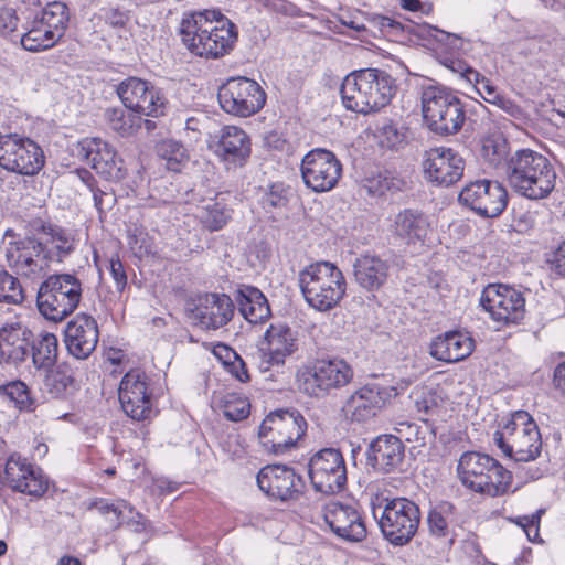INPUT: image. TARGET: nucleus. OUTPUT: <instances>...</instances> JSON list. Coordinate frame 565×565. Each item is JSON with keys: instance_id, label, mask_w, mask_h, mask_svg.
Here are the masks:
<instances>
[{"instance_id": "nucleus-1", "label": "nucleus", "mask_w": 565, "mask_h": 565, "mask_svg": "<svg viewBox=\"0 0 565 565\" xmlns=\"http://www.w3.org/2000/svg\"><path fill=\"white\" fill-rule=\"evenodd\" d=\"M177 33L190 54L205 60L230 54L238 40L235 23L217 10L184 12Z\"/></svg>"}, {"instance_id": "nucleus-2", "label": "nucleus", "mask_w": 565, "mask_h": 565, "mask_svg": "<svg viewBox=\"0 0 565 565\" xmlns=\"http://www.w3.org/2000/svg\"><path fill=\"white\" fill-rule=\"evenodd\" d=\"M395 92L394 78L380 68L351 72L343 78L340 89L343 106L348 110L364 115L388 105Z\"/></svg>"}, {"instance_id": "nucleus-3", "label": "nucleus", "mask_w": 565, "mask_h": 565, "mask_svg": "<svg viewBox=\"0 0 565 565\" xmlns=\"http://www.w3.org/2000/svg\"><path fill=\"white\" fill-rule=\"evenodd\" d=\"M507 175L512 189L530 200L547 198L556 183V172L550 160L531 149H521L511 156Z\"/></svg>"}, {"instance_id": "nucleus-4", "label": "nucleus", "mask_w": 565, "mask_h": 565, "mask_svg": "<svg viewBox=\"0 0 565 565\" xmlns=\"http://www.w3.org/2000/svg\"><path fill=\"white\" fill-rule=\"evenodd\" d=\"M299 287L306 302L324 312L342 300L347 290L345 278L340 268L330 262H317L299 273Z\"/></svg>"}, {"instance_id": "nucleus-5", "label": "nucleus", "mask_w": 565, "mask_h": 565, "mask_svg": "<svg viewBox=\"0 0 565 565\" xmlns=\"http://www.w3.org/2000/svg\"><path fill=\"white\" fill-rule=\"evenodd\" d=\"M458 476L465 487L492 498L507 493L512 483L511 472L498 460L476 451L460 457Z\"/></svg>"}, {"instance_id": "nucleus-6", "label": "nucleus", "mask_w": 565, "mask_h": 565, "mask_svg": "<svg viewBox=\"0 0 565 565\" xmlns=\"http://www.w3.org/2000/svg\"><path fill=\"white\" fill-rule=\"evenodd\" d=\"M420 102L423 119L433 132L448 136L456 134L462 127L463 106L447 87L436 83L423 85Z\"/></svg>"}, {"instance_id": "nucleus-7", "label": "nucleus", "mask_w": 565, "mask_h": 565, "mask_svg": "<svg viewBox=\"0 0 565 565\" xmlns=\"http://www.w3.org/2000/svg\"><path fill=\"white\" fill-rule=\"evenodd\" d=\"M493 441L504 456L520 462L535 460L542 449L539 427L525 411L514 412L493 434Z\"/></svg>"}, {"instance_id": "nucleus-8", "label": "nucleus", "mask_w": 565, "mask_h": 565, "mask_svg": "<svg viewBox=\"0 0 565 565\" xmlns=\"http://www.w3.org/2000/svg\"><path fill=\"white\" fill-rule=\"evenodd\" d=\"M1 249L10 269L30 280L44 277L50 266V252L32 236H22L8 228L1 241Z\"/></svg>"}, {"instance_id": "nucleus-9", "label": "nucleus", "mask_w": 565, "mask_h": 565, "mask_svg": "<svg viewBox=\"0 0 565 565\" xmlns=\"http://www.w3.org/2000/svg\"><path fill=\"white\" fill-rule=\"evenodd\" d=\"M82 294L83 284L75 275H51L39 287L36 306L45 319L58 322L77 309Z\"/></svg>"}, {"instance_id": "nucleus-10", "label": "nucleus", "mask_w": 565, "mask_h": 565, "mask_svg": "<svg viewBox=\"0 0 565 565\" xmlns=\"http://www.w3.org/2000/svg\"><path fill=\"white\" fill-rule=\"evenodd\" d=\"M306 429L307 422L300 412L279 409L264 418L259 426L258 439L266 451L279 456L294 449Z\"/></svg>"}, {"instance_id": "nucleus-11", "label": "nucleus", "mask_w": 565, "mask_h": 565, "mask_svg": "<svg viewBox=\"0 0 565 565\" xmlns=\"http://www.w3.org/2000/svg\"><path fill=\"white\" fill-rule=\"evenodd\" d=\"M353 377L351 366L342 359H318L302 365L297 372V381L302 392L322 397L331 390L340 388Z\"/></svg>"}, {"instance_id": "nucleus-12", "label": "nucleus", "mask_w": 565, "mask_h": 565, "mask_svg": "<svg viewBox=\"0 0 565 565\" xmlns=\"http://www.w3.org/2000/svg\"><path fill=\"white\" fill-rule=\"evenodd\" d=\"M379 526L383 536L393 545L403 546L415 535L420 512L418 505L406 498L385 499L380 507Z\"/></svg>"}, {"instance_id": "nucleus-13", "label": "nucleus", "mask_w": 565, "mask_h": 565, "mask_svg": "<svg viewBox=\"0 0 565 565\" xmlns=\"http://www.w3.org/2000/svg\"><path fill=\"white\" fill-rule=\"evenodd\" d=\"M218 102L227 114L246 118L264 107L266 93L254 79L231 77L220 87Z\"/></svg>"}, {"instance_id": "nucleus-14", "label": "nucleus", "mask_w": 565, "mask_h": 565, "mask_svg": "<svg viewBox=\"0 0 565 565\" xmlns=\"http://www.w3.org/2000/svg\"><path fill=\"white\" fill-rule=\"evenodd\" d=\"M44 166L41 147L17 134L0 136V167L23 175H34Z\"/></svg>"}, {"instance_id": "nucleus-15", "label": "nucleus", "mask_w": 565, "mask_h": 565, "mask_svg": "<svg viewBox=\"0 0 565 565\" xmlns=\"http://www.w3.org/2000/svg\"><path fill=\"white\" fill-rule=\"evenodd\" d=\"M480 305L490 318L503 326L519 323L525 315L523 294L503 284H489L481 292Z\"/></svg>"}, {"instance_id": "nucleus-16", "label": "nucleus", "mask_w": 565, "mask_h": 565, "mask_svg": "<svg viewBox=\"0 0 565 565\" xmlns=\"http://www.w3.org/2000/svg\"><path fill=\"white\" fill-rule=\"evenodd\" d=\"M508 192L498 181L481 179L467 183L458 195L461 205L481 217H497L508 205Z\"/></svg>"}, {"instance_id": "nucleus-17", "label": "nucleus", "mask_w": 565, "mask_h": 565, "mask_svg": "<svg viewBox=\"0 0 565 565\" xmlns=\"http://www.w3.org/2000/svg\"><path fill=\"white\" fill-rule=\"evenodd\" d=\"M300 172L308 189L316 193H323L338 184L342 174V164L333 152L316 148L302 158Z\"/></svg>"}, {"instance_id": "nucleus-18", "label": "nucleus", "mask_w": 565, "mask_h": 565, "mask_svg": "<svg viewBox=\"0 0 565 565\" xmlns=\"http://www.w3.org/2000/svg\"><path fill=\"white\" fill-rule=\"evenodd\" d=\"M309 478L316 491L333 494L347 482V468L342 454L334 448H324L309 461Z\"/></svg>"}, {"instance_id": "nucleus-19", "label": "nucleus", "mask_w": 565, "mask_h": 565, "mask_svg": "<svg viewBox=\"0 0 565 565\" xmlns=\"http://www.w3.org/2000/svg\"><path fill=\"white\" fill-rule=\"evenodd\" d=\"M77 157L85 160L102 178L119 182L127 175L124 159L100 138H84L77 143Z\"/></svg>"}, {"instance_id": "nucleus-20", "label": "nucleus", "mask_w": 565, "mask_h": 565, "mask_svg": "<svg viewBox=\"0 0 565 565\" xmlns=\"http://www.w3.org/2000/svg\"><path fill=\"white\" fill-rule=\"evenodd\" d=\"M256 480L267 497L281 502L299 500L306 489L303 478L294 468L284 465L262 468Z\"/></svg>"}, {"instance_id": "nucleus-21", "label": "nucleus", "mask_w": 565, "mask_h": 565, "mask_svg": "<svg viewBox=\"0 0 565 565\" xmlns=\"http://www.w3.org/2000/svg\"><path fill=\"white\" fill-rule=\"evenodd\" d=\"M117 94L126 108L135 113L152 117L164 114L166 97L150 82L128 77L118 85Z\"/></svg>"}, {"instance_id": "nucleus-22", "label": "nucleus", "mask_w": 565, "mask_h": 565, "mask_svg": "<svg viewBox=\"0 0 565 565\" xmlns=\"http://www.w3.org/2000/svg\"><path fill=\"white\" fill-rule=\"evenodd\" d=\"M465 166L463 158L454 149L436 147L425 152L423 172L428 182L447 188L462 178Z\"/></svg>"}, {"instance_id": "nucleus-23", "label": "nucleus", "mask_w": 565, "mask_h": 565, "mask_svg": "<svg viewBox=\"0 0 565 565\" xmlns=\"http://www.w3.org/2000/svg\"><path fill=\"white\" fill-rule=\"evenodd\" d=\"M298 350L297 333L287 323H271L265 332L260 347L262 371L281 366L286 359Z\"/></svg>"}, {"instance_id": "nucleus-24", "label": "nucleus", "mask_w": 565, "mask_h": 565, "mask_svg": "<svg viewBox=\"0 0 565 565\" xmlns=\"http://www.w3.org/2000/svg\"><path fill=\"white\" fill-rule=\"evenodd\" d=\"M4 478L13 491L31 497L40 498L49 488L43 471L19 455H12L7 460Z\"/></svg>"}, {"instance_id": "nucleus-25", "label": "nucleus", "mask_w": 565, "mask_h": 565, "mask_svg": "<svg viewBox=\"0 0 565 565\" xmlns=\"http://www.w3.org/2000/svg\"><path fill=\"white\" fill-rule=\"evenodd\" d=\"M147 375L140 370L125 374L119 385V401L124 412L135 420L146 419L151 413Z\"/></svg>"}, {"instance_id": "nucleus-26", "label": "nucleus", "mask_w": 565, "mask_h": 565, "mask_svg": "<svg viewBox=\"0 0 565 565\" xmlns=\"http://www.w3.org/2000/svg\"><path fill=\"white\" fill-rule=\"evenodd\" d=\"M323 519L330 530L340 539L361 542L366 537V526L359 510L338 501H331L323 508Z\"/></svg>"}, {"instance_id": "nucleus-27", "label": "nucleus", "mask_w": 565, "mask_h": 565, "mask_svg": "<svg viewBox=\"0 0 565 565\" xmlns=\"http://www.w3.org/2000/svg\"><path fill=\"white\" fill-rule=\"evenodd\" d=\"M98 335L96 320L87 315H77L65 328L64 342L71 355L85 360L96 349Z\"/></svg>"}, {"instance_id": "nucleus-28", "label": "nucleus", "mask_w": 565, "mask_h": 565, "mask_svg": "<svg viewBox=\"0 0 565 565\" xmlns=\"http://www.w3.org/2000/svg\"><path fill=\"white\" fill-rule=\"evenodd\" d=\"M388 394L379 385H365L351 394L342 406L347 419L365 423L383 408Z\"/></svg>"}, {"instance_id": "nucleus-29", "label": "nucleus", "mask_w": 565, "mask_h": 565, "mask_svg": "<svg viewBox=\"0 0 565 565\" xmlns=\"http://www.w3.org/2000/svg\"><path fill=\"white\" fill-rule=\"evenodd\" d=\"M32 340V331L18 320L0 327V363L18 364L25 360Z\"/></svg>"}, {"instance_id": "nucleus-30", "label": "nucleus", "mask_w": 565, "mask_h": 565, "mask_svg": "<svg viewBox=\"0 0 565 565\" xmlns=\"http://www.w3.org/2000/svg\"><path fill=\"white\" fill-rule=\"evenodd\" d=\"M235 306L225 294H209L193 310V319L205 330H216L227 324L234 316Z\"/></svg>"}, {"instance_id": "nucleus-31", "label": "nucleus", "mask_w": 565, "mask_h": 565, "mask_svg": "<svg viewBox=\"0 0 565 565\" xmlns=\"http://www.w3.org/2000/svg\"><path fill=\"white\" fill-rule=\"evenodd\" d=\"M215 153L226 163L243 166L250 156V139L237 126H224L216 135Z\"/></svg>"}, {"instance_id": "nucleus-32", "label": "nucleus", "mask_w": 565, "mask_h": 565, "mask_svg": "<svg viewBox=\"0 0 565 565\" xmlns=\"http://www.w3.org/2000/svg\"><path fill=\"white\" fill-rule=\"evenodd\" d=\"M473 348L475 342L471 337L460 331H451L435 338L429 352L439 361L455 363L468 358Z\"/></svg>"}, {"instance_id": "nucleus-33", "label": "nucleus", "mask_w": 565, "mask_h": 565, "mask_svg": "<svg viewBox=\"0 0 565 565\" xmlns=\"http://www.w3.org/2000/svg\"><path fill=\"white\" fill-rule=\"evenodd\" d=\"M391 231L407 245L423 244L429 231V222L420 211L405 209L394 216Z\"/></svg>"}, {"instance_id": "nucleus-34", "label": "nucleus", "mask_w": 565, "mask_h": 565, "mask_svg": "<svg viewBox=\"0 0 565 565\" xmlns=\"http://www.w3.org/2000/svg\"><path fill=\"white\" fill-rule=\"evenodd\" d=\"M404 458L403 443L394 435H381L370 446L369 461L381 472L397 468Z\"/></svg>"}, {"instance_id": "nucleus-35", "label": "nucleus", "mask_w": 565, "mask_h": 565, "mask_svg": "<svg viewBox=\"0 0 565 565\" xmlns=\"http://www.w3.org/2000/svg\"><path fill=\"white\" fill-rule=\"evenodd\" d=\"M388 268V264L377 255L364 254L353 263L354 279L369 291L377 290L385 284Z\"/></svg>"}, {"instance_id": "nucleus-36", "label": "nucleus", "mask_w": 565, "mask_h": 565, "mask_svg": "<svg viewBox=\"0 0 565 565\" xmlns=\"http://www.w3.org/2000/svg\"><path fill=\"white\" fill-rule=\"evenodd\" d=\"M236 302L241 315L249 323H262L271 315L267 298L256 287L242 286L237 290Z\"/></svg>"}, {"instance_id": "nucleus-37", "label": "nucleus", "mask_w": 565, "mask_h": 565, "mask_svg": "<svg viewBox=\"0 0 565 565\" xmlns=\"http://www.w3.org/2000/svg\"><path fill=\"white\" fill-rule=\"evenodd\" d=\"M43 236L41 242L50 252V262L54 258L61 262L75 249L74 236L60 226H43Z\"/></svg>"}, {"instance_id": "nucleus-38", "label": "nucleus", "mask_w": 565, "mask_h": 565, "mask_svg": "<svg viewBox=\"0 0 565 565\" xmlns=\"http://www.w3.org/2000/svg\"><path fill=\"white\" fill-rule=\"evenodd\" d=\"M20 41L26 51L39 52L53 47L60 41V38L35 17L30 29L21 36Z\"/></svg>"}, {"instance_id": "nucleus-39", "label": "nucleus", "mask_w": 565, "mask_h": 565, "mask_svg": "<svg viewBox=\"0 0 565 565\" xmlns=\"http://www.w3.org/2000/svg\"><path fill=\"white\" fill-rule=\"evenodd\" d=\"M454 511V504L448 501H441L429 510L427 524L430 535L437 539H446L450 535Z\"/></svg>"}, {"instance_id": "nucleus-40", "label": "nucleus", "mask_w": 565, "mask_h": 565, "mask_svg": "<svg viewBox=\"0 0 565 565\" xmlns=\"http://www.w3.org/2000/svg\"><path fill=\"white\" fill-rule=\"evenodd\" d=\"M58 341L55 334L43 332L32 343V360L38 369L51 367L57 359Z\"/></svg>"}, {"instance_id": "nucleus-41", "label": "nucleus", "mask_w": 565, "mask_h": 565, "mask_svg": "<svg viewBox=\"0 0 565 565\" xmlns=\"http://www.w3.org/2000/svg\"><path fill=\"white\" fill-rule=\"evenodd\" d=\"M470 86L483 100L508 114L515 115L519 111V107L511 99L501 95L490 79L483 75L479 74L478 82H473Z\"/></svg>"}, {"instance_id": "nucleus-42", "label": "nucleus", "mask_w": 565, "mask_h": 565, "mask_svg": "<svg viewBox=\"0 0 565 565\" xmlns=\"http://www.w3.org/2000/svg\"><path fill=\"white\" fill-rule=\"evenodd\" d=\"M45 387L52 396L63 398L72 395L77 390V384L66 366H58L46 375Z\"/></svg>"}, {"instance_id": "nucleus-43", "label": "nucleus", "mask_w": 565, "mask_h": 565, "mask_svg": "<svg viewBox=\"0 0 565 565\" xmlns=\"http://www.w3.org/2000/svg\"><path fill=\"white\" fill-rule=\"evenodd\" d=\"M158 156L166 162V168L179 172L189 161V153L185 147L177 140H162L157 146Z\"/></svg>"}, {"instance_id": "nucleus-44", "label": "nucleus", "mask_w": 565, "mask_h": 565, "mask_svg": "<svg viewBox=\"0 0 565 565\" xmlns=\"http://www.w3.org/2000/svg\"><path fill=\"white\" fill-rule=\"evenodd\" d=\"M36 18L61 39L67 28L70 15L65 3L54 1L47 3Z\"/></svg>"}, {"instance_id": "nucleus-45", "label": "nucleus", "mask_w": 565, "mask_h": 565, "mask_svg": "<svg viewBox=\"0 0 565 565\" xmlns=\"http://www.w3.org/2000/svg\"><path fill=\"white\" fill-rule=\"evenodd\" d=\"M93 259L99 270H102L103 266H105L108 269L111 278L115 281V287H116V291L119 294V296H118V299H119L127 286V274H126V270H125V267H124V264L121 263V260L116 255V256H111L110 258H108L104 262L97 250H94Z\"/></svg>"}, {"instance_id": "nucleus-46", "label": "nucleus", "mask_w": 565, "mask_h": 565, "mask_svg": "<svg viewBox=\"0 0 565 565\" xmlns=\"http://www.w3.org/2000/svg\"><path fill=\"white\" fill-rule=\"evenodd\" d=\"M106 118L109 127L121 136L131 135L139 121L138 117L122 108L107 109Z\"/></svg>"}, {"instance_id": "nucleus-47", "label": "nucleus", "mask_w": 565, "mask_h": 565, "mask_svg": "<svg viewBox=\"0 0 565 565\" xmlns=\"http://www.w3.org/2000/svg\"><path fill=\"white\" fill-rule=\"evenodd\" d=\"M24 299L22 287L14 276L8 271L0 273V302L21 303Z\"/></svg>"}, {"instance_id": "nucleus-48", "label": "nucleus", "mask_w": 565, "mask_h": 565, "mask_svg": "<svg viewBox=\"0 0 565 565\" xmlns=\"http://www.w3.org/2000/svg\"><path fill=\"white\" fill-rule=\"evenodd\" d=\"M0 395L13 402L20 409H28L32 405L28 386L21 381H12L0 385Z\"/></svg>"}, {"instance_id": "nucleus-49", "label": "nucleus", "mask_w": 565, "mask_h": 565, "mask_svg": "<svg viewBox=\"0 0 565 565\" xmlns=\"http://www.w3.org/2000/svg\"><path fill=\"white\" fill-rule=\"evenodd\" d=\"M202 220L204 225L211 231L222 228L230 218V211L220 202H209L204 207Z\"/></svg>"}, {"instance_id": "nucleus-50", "label": "nucleus", "mask_w": 565, "mask_h": 565, "mask_svg": "<svg viewBox=\"0 0 565 565\" xmlns=\"http://www.w3.org/2000/svg\"><path fill=\"white\" fill-rule=\"evenodd\" d=\"M399 441L405 440L406 443L416 444L417 446H424L426 435L428 434L427 427L420 426L416 423L401 422L397 423L394 428Z\"/></svg>"}, {"instance_id": "nucleus-51", "label": "nucleus", "mask_w": 565, "mask_h": 565, "mask_svg": "<svg viewBox=\"0 0 565 565\" xmlns=\"http://www.w3.org/2000/svg\"><path fill=\"white\" fill-rule=\"evenodd\" d=\"M250 404L246 397L236 394L228 395L223 404L224 416L232 422H239L248 417Z\"/></svg>"}, {"instance_id": "nucleus-52", "label": "nucleus", "mask_w": 565, "mask_h": 565, "mask_svg": "<svg viewBox=\"0 0 565 565\" xmlns=\"http://www.w3.org/2000/svg\"><path fill=\"white\" fill-rule=\"evenodd\" d=\"M222 452L232 461H238L246 457L245 440L236 431H231L220 439Z\"/></svg>"}, {"instance_id": "nucleus-53", "label": "nucleus", "mask_w": 565, "mask_h": 565, "mask_svg": "<svg viewBox=\"0 0 565 565\" xmlns=\"http://www.w3.org/2000/svg\"><path fill=\"white\" fill-rule=\"evenodd\" d=\"M379 138L382 147L390 149L398 148L406 143L407 129L403 126L388 122L381 128Z\"/></svg>"}, {"instance_id": "nucleus-54", "label": "nucleus", "mask_w": 565, "mask_h": 565, "mask_svg": "<svg viewBox=\"0 0 565 565\" xmlns=\"http://www.w3.org/2000/svg\"><path fill=\"white\" fill-rule=\"evenodd\" d=\"M100 514L111 515L110 521L119 525L126 510L132 511V508L125 500L109 502L106 499H97L92 504Z\"/></svg>"}, {"instance_id": "nucleus-55", "label": "nucleus", "mask_w": 565, "mask_h": 565, "mask_svg": "<svg viewBox=\"0 0 565 565\" xmlns=\"http://www.w3.org/2000/svg\"><path fill=\"white\" fill-rule=\"evenodd\" d=\"M224 351V364L227 365L228 372L235 376L239 382L246 383L249 381V374L243 359L232 349L226 345L221 347Z\"/></svg>"}, {"instance_id": "nucleus-56", "label": "nucleus", "mask_w": 565, "mask_h": 565, "mask_svg": "<svg viewBox=\"0 0 565 565\" xmlns=\"http://www.w3.org/2000/svg\"><path fill=\"white\" fill-rule=\"evenodd\" d=\"M90 193L93 195L94 206L98 212L99 218L113 209L116 203V195L114 192L103 190L99 186L92 188Z\"/></svg>"}, {"instance_id": "nucleus-57", "label": "nucleus", "mask_w": 565, "mask_h": 565, "mask_svg": "<svg viewBox=\"0 0 565 565\" xmlns=\"http://www.w3.org/2000/svg\"><path fill=\"white\" fill-rule=\"evenodd\" d=\"M446 66L455 74L459 76V78L463 82H466L469 86L473 82H478L479 78V72L472 68L470 65H468L467 62L462 60H449L448 63H446Z\"/></svg>"}, {"instance_id": "nucleus-58", "label": "nucleus", "mask_w": 565, "mask_h": 565, "mask_svg": "<svg viewBox=\"0 0 565 565\" xmlns=\"http://www.w3.org/2000/svg\"><path fill=\"white\" fill-rule=\"evenodd\" d=\"M440 398L435 392H426L416 399V409L425 416H434L439 413Z\"/></svg>"}, {"instance_id": "nucleus-59", "label": "nucleus", "mask_w": 565, "mask_h": 565, "mask_svg": "<svg viewBox=\"0 0 565 565\" xmlns=\"http://www.w3.org/2000/svg\"><path fill=\"white\" fill-rule=\"evenodd\" d=\"M540 518L541 511H537L532 515L520 516L516 520V523L522 526L531 542H535L540 536Z\"/></svg>"}, {"instance_id": "nucleus-60", "label": "nucleus", "mask_w": 565, "mask_h": 565, "mask_svg": "<svg viewBox=\"0 0 565 565\" xmlns=\"http://www.w3.org/2000/svg\"><path fill=\"white\" fill-rule=\"evenodd\" d=\"M481 153L491 164H497L504 156V145L487 138L482 142Z\"/></svg>"}, {"instance_id": "nucleus-61", "label": "nucleus", "mask_w": 565, "mask_h": 565, "mask_svg": "<svg viewBox=\"0 0 565 565\" xmlns=\"http://www.w3.org/2000/svg\"><path fill=\"white\" fill-rule=\"evenodd\" d=\"M18 18L12 9H0V35L7 36L17 30Z\"/></svg>"}, {"instance_id": "nucleus-62", "label": "nucleus", "mask_w": 565, "mask_h": 565, "mask_svg": "<svg viewBox=\"0 0 565 565\" xmlns=\"http://www.w3.org/2000/svg\"><path fill=\"white\" fill-rule=\"evenodd\" d=\"M392 181L382 174L370 178L366 180L365 188L373 195H383L391 189Z\"/></svg>"}, {"instance_id": "nucleus-63", "label": "nucleus", "mask_w": 565, "mask_h": 565, "mask_svg": "<svg viewBox=\"0 0 565 565\" xmlns=\"http://www.w3.org/2000/svg\"><path fill=\"white\" fill-rule=\"evenodd\" d=\"M550 263L557 275L565 277V241L555 249Z\"/></svg>"}, {"instance_id": "nucleus-64", "label": "nucleus", "mask_w": 565, "mask_h": 565, "mask_svg": "<svg viewBox=\"0 0 565 565\" xmlns=\"http://www.w3.org/2000/svg\"><path fill=\"white\" fill-rule=\"evenodd\" d=\"M553 382L555 390L565 397V362L555 367Z\"/></svg>"}]
</instances>
